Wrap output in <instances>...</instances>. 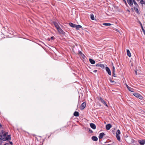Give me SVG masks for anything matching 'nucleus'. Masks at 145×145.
Instances as JSON below:
<instances>
[{"label": "nucleus", "mask_w": 145, "mask_h": 145, "mask_svg": "<svg viewBox=\"0 0 145 145\" xmlns=\"http://www.w3.org/2000/svg\"><path fill=\"white\" fill-rule=\"evenodd\" d=\"M8 133H6L3 131H2L0 133V145H1L3 141H5L11 138L10 135H7Z\"/></svg>", "instance_id": "nucleus-1"}, {"label": "nucleus", "mask_w": 145, "mask_h": 145, "mask_svg": "<svg viewBox=\"0 0 145 145\" xmlns=\"http://www.w3.org/2000/svg\"><path fill=\"white\" fill-rule=\"evenodd\" d=\"M133 95L136 97L141 99L142 98V96L140 94L138 93H135L133 94Z\"/></svg>", "instance_id": "nucleus-2"}, {"label": "nucleus", "mask_w": 145, "mask_h": 145, "mask_svg": "<svg viewBox=\"0 0 145 145\" xmlns=\"http://www.w3.org/2000/svg\"><path fill=\"white\" fill-rule=\"evenodd\" d=\"M86 104L85 102L83 103L80 106V109L81 110L84 109L85 107H86Z\"/></svg>", "instance_id": "nucleus-3"}, {"label": "nucleus", "mask_w": 145, "mask_h": 145, "mask_svg": "<svg viewBox=\"0 0 145 145\" xmlns=\"http://www.w3.org/2000/svg\"><path fill=\"white\" fill-rule=\"evenodd\" d=\"M57 29L58 32L60 34H63L64 33V32L61 29V28L60 27L59 28Z\"/></svg>", "instance_id": "nucleus-4"}, {"label": "nucleus", "mask_w": 145, "mask_h": 145, "mask_svg": "<svg viewBox=\"0 0 145 145\" xmlns=\"http://www.w3.org/2000/svg\"><path fill=\"white\" fill-rule=\"evenodd\" d=\"M127 1L129 5L131 6L133 5V0H127Z\"/></svg>", "instance_id": "nucleus-5"}, {"label": "nucleus", "mask_w": 145, "mask_h": 145, "mask_svg": "<svg viewBox=\"0 0 145 145\" xmlns=\"http://www.w3.org/2000/svg\"><path fill=\"white\" fill-rule=\"evenodd\" d=\"M106 72H108V74L109 75H110L111 74V72L109 68L108 67H106Z\"/></svg>", "instance_id": "nucleus-6"}, {"label": "nucleus", "mask_w": 145, "mask_h": 145, "mask_svg": "<svg viewBox=\"0 0 145 145\" xmlns=\"http://www.w3.org/2000/svg\"><path fill=\"white\" fill-rule=\"evenodd\" d=\"M138 142L141 145H144L145 143V140H139L138 141Z\"/></svg>", "instance_id": "nucleus-7"}, {"label": "nucleus", "mask_w": 145, "mask_h": 145, "mask_svg": "<svg viewBox=\"0 0 145 145\" xmlns=\"http://www.w3.org/2000/svg\"><path fill=\"white\" fill-rule=\"evenodd\" d=\"M100 101L105 106H106L107 107H108V105L106 104V103L102 98H100Z\"/></svg>", "instance_id": "nucleus-8"}, {"label": "nucleus", "mask_w": 145, "mask_h": 145, "mask_svg": "<svg viewBox=\"0 0 145 145\" xmlns=\"http://www.w3.org/2000/svg\"><path fill=\"white\" fill-rule=\"evenodd\" d=\"M90 125L91 127L93 129H96V126L93 123H90Z\"/></svg>", "instance_id": "nucleus-9"}, {"label": "nucleus", "mask_w": 145, "mask_h": 145, "mask_svg": "<svg viewBox=\"0 0 145 145\" xmlns=\"http://www.w3.org/2000/svg\"><path fill=\"white\" fill-rule=\"evenodd\" d=\"M105 134L104 133H100L99 135V139H101V138H102L105 135Z\"/></svg>", "instance_id": "nucleus-10"}, {"label": "nucleus", "mask_w": 145, "mask_h": 145, "mask_svg": "<svg viewBox=\"0 0 145 145\" xmlns=\"http://www.w3.org/2000/svg\"><path fill=\"white\" fill-rule=\"evenodd\" d=\"M112 126L110 124H108L106 125V130H109L112 127Z\"/></svg>", "instance_id": "nucleus-11"}, {"label": "nucleus", "mask_w": 145, "mask_h": 145, "mask_svg": "<svg viewBox=\"0 0 145 145\" xmlns=\"http://www.w3.org/2000/svg\"><path fill=\"white\" fill-rule=\"evenodd\" d=\"M96 67H100L102 68H103L104 67V65H103V64H102L98 63V64H97L96 65Z\"/></svg>", "instance_id": "nucleus-12"}, {"label": "nucleus", "mask_w": 145, "mask_h": 145, "mask_svg": "<svg viewBox=\"0 0 145 145\" xmlns=\"http://www.w3.org/2000/svg\"><path fill=\"white\" fill-rule=\"evenodd\" d=\"M126 86L127 88V89H128V90L129 91H131V92H134L133 91V89L132 88H131L130 87H129L128 86L127 84H126Z\"/></svg>", "instance_id": "nucleus-13"}, {"label": "nucleus", "mask_w": 145, "mask_h": 145, "mask_svg": "<svg viewBox=\"0 0 145 145\" xmlns=\"http://www.w3.org/2000/svg\"><path fill=\"white\" fill-rule=\"evenodd\" d=\"M54 24L57 29L60 27L57 22H54Z\"/></svg>", "instance_id": "nucleus-14"}, {"label": "nucleus", "mask_w": 145, "mask_h": 145, "mask_svg": "<svg viewBox=\"0 0 145 145\" xmlns=\"http://www.w3.org/2000/svg\"><path fill=\"white\" fill-rule=\"evenodd\" d=\"M91 139L93 141H97L98 140V138L96 136H93L92 137Z\"/></svg>", "instance_id": "nucleus-15"}, {"label": "nucleus", "mask_w": 145, "mask_h": 145, "mask_svg": "<svg viewBox=\"0 0 145 145\" xmlns=\"http://www.w3.org/2000/svg\"><path fill=\"white\" fill-rule=\"evenodd\" d=\"M127 55L129 57L131 56V53L129 50H127Z\"/></svg>", "instance_id": "nucleus-16"}, {"label": "nucleus", "mask_w": 145, "mask_h": 145, "mask_svg": "<svg viewBox=\"0 0 145 145\" xmlns=\"http://www.w3.org/2000/svg\"><path fill=\"white\" fill-rule=\"evenodd\" d=\"M89 61L90 63L91 64H94L95 63V61L94 60H93V59H89Z\"/></svg>", "instance_id": "nucleus-17"}, {"label": "nucleus", "mask_w": 145, "mask_h": 145, "mask_svg": "<svg viewBox=\"0 0 145 145\" xmlns=\"http://www.w3.org/2000/svg\"><path fill=\"white\" fill-rule=\"evenodd\" d=\"M69 25L72 27H75L76 25L72 23H69Z\"/></svg>", "instance_id": "nucleus-18"}, {"label": "nucleus", "mask_w": 145, "mask_h": 145, "mask_svg": "<svg viewBox=\"0 0 145 145\" xmlns=\"http://www.w3.org/2000/svg\"><path fill=\"white\" fill-rule=\"evenodd\" d=\"M74 116L77 117L79 116V113L76 111L74 113Z\"/></svg>", "instance_id": "nucleus-19"}, {"label": "nucleus", "mask_w": 145, "mask_h": 145, "mask_svg": "<svg viewBox=\"0 0 145 145\" xmlns=\"http://www.w3.org/2000/svg\"><path fill=\"white\" fill-rule=\"evenodd\" d=\"M103 25L105 26H110L111 25V24L110 23H103Z\"/></svg>", "instance_id": "nucleus-20"}, {"label": "nucleus", "mask_w": 145, "mask_h": 145, "mask_svg": "<svg viewBox=\"0 0 145 145\" xmlns=\"http://www.w3.org/2000/svg\"><path fill=\"white\" fill-rule=\"evenodd\" d=\"M82 27V26L80 25H76L75 28H76L77 29H78L79 28H81Z\"/></svg>", "instance_id": "nucleus-21"}, {"label": "nucleus", "mask_w": 145, "mask_h": 145, "mask_svg": "<svg viewBox=\"0 0 145 145\" xmlns=\"http://www.w3.org/2000/svg\"><path fill=\"white\" fill-rule=\"evenodd\" d=\"M116 137L117 140L119 141H120V138L119 135H116Z\"/></svg>", "instance_id": "nucleus-22"}, {"label": "nucleus", "mask_w": 145, "mask_h": 145, "mask_svg": "<svg viewBox=\"0 0 145 145\" xmlns=\"http://www.w3.org/2000/svg\"><path fill=\"white\" fill-rule=\"evenodd\" d=\"M134 10L137 12V13L138 14H139V12L138 9V8H137L135 7L134 8Z\"/></svg>", "instance_id": "nucleus-23"}, {"label": "nucleus", "mask_w": 145, "mask_h": 145, "mask_svg": "<svg viewBox=\"0 0 145 145\" xmlns=\"http://www.w3.org/2000/svg\"><path fill=\"white\" fill-rule=\"evenodd\" d=\"M120 134V132L119 129H118L117 132H116V135H119Z\"/></svg>", "instance_id": "nucleus-24"}, {"label": "nucleus", "mask_w": 145, "mask_h": 145, "mask_svg": "<svg viewBox=\"0 0 145 145\" xmlns=\"http://www.w3.org/2000/svg\"><path fill=\"white\" fill-rule=\"evenodd\" d=\"M133 2L134 4L137 7L138 6V5L137 4V2H136V1L135 0H133Z\"/></svg>", "instance_id": "nucleus-25"}, {"label": "nucleus", "mask_w": 145, "mask_h": 145, "mask_svg": "<svg viewBox=\"0 0 145 145\" xmlns=\"http://www.w3.org/2000/svg\"><path fill=\"white\" fill-rule=\"evenodd\" d=\"M91 18L92 20H94V17L93 14H91Z\"/></svg>", "instance_id": "nucleus-26"}, {"label": "nucleus", "mask_w": 145, "mask_h": 145, "mask_svg": "<svg viewBox=\"0 0 145 145\" xmlns=\"http://www.w3.org/2000/svg\"><path fill=\"white\" fill-rule=\"evenodd\" d=\"M140 3L142 5L145 4V2L143 0H140Z\"/></svg>", "instance_id": "nucleus-27"}, {"label": "nucleus", "mask_w": 145, "mask_h": 145, "mask_svg": "<svg viewBox=\"0 0 145 145\" xmlns=\"http://www.w3.org/2000/svg\"><path fill=\"white\" fill-rule=\"evenodd\" d=\"M112 72H115V69L114 67V66L113 67H112Z\"/></svg>", "instance_id": "nucleus-28"}, {"label": "nucleus", "mask_w": 145, "mask_h": 145, "mask_svg": "<svg viewBox=\"0 0 145 145\" xmlns=\"http://www.w3.org/2000/svg\"><path fill=\"white\" fill-rule=\"evenodd\" d=\"M113 76L114 77H116V76L115 74V72H113Z\"/></svg>", "instance_id": "nucleus-29"}, {"label": "nucleus", "mask_w": 145, "mask_h": 145, "mask_svg": "<svg viewBox=\"0 0 145 145\" xmlns=\"http://www.w3.org/2000/svg\"><path fill=\"white\" fill-rule=\"evenodd\" d=\"M135 73L136 74V75H137V71L136 70H135Z\"/></svg>", "instance_id": "nucleus-30"}, {"label": "nucleus", "mask_w": 145, "mask_h": 145, "mask_svg": "<svg viewBox=\"0 0 145 145\" xmlns=\"http://www.w3.org/2000/svg\"><path fill=\"white\" fill-rule=\"evenodd\" d=\"M4 145H10L8 143H6Z\"/></svg>", "instance_id": "nucleus-31"}, {"label": "nucleus", "mask_w": 145, "mask_h": 145, "mask_svg": "<svg viewBox=\"0 0 145 145\" xmlns=\"http://www.w3.org/2000/svg\"><path fill=\"white\" fill-rule=\"evenodd\" d=\"M97 70H95L93 71V72H97Z\"/></svg>", "instance_id": "nucleus-32"}, {"label": "nucleus", "mask_w": 145, "mask_h": 145, "mask_svg": "<svg viewBox=\"0 0 145 145\" xmlns=\"http://www.w3.org/2000/svg\"><path fill=\"white\" fill-rule=\"evenodd\" d=\"M89 131L90 132H91V133L93 132V131L92 130H91V129H89Z\"/></svg>", "instance_id": "nucleus-33"}, {"label": "nucleus", "mask_w": 145, "mask_h": 145, "mask_svg": "<svg viewBox=\"0 0 145 145\" xmlns=\"http://www.w3.org/2000/svg\"><path fill=\"white\" fill-rule=\"evenodd\" d=\"M110 81L112 83H115V82L112 81V80H110Z\"/></svg>", "instance_id": "nucleus-34"}, {"label": "nucleus", "mask_w": 145, "mask_h": 145, "mask_svg": "<svg viewBox=\"0 0 145 145\" xmlns=\"http://www.w3.org/2000/svg\"><path fill=\"white\" fill-rule=\"evenodd\" d=\"M123 0L124 1V2L125 3V4H127V3L126 2V1L125 0Z\"/></svg>", "instance_id": "nucleus-35"}, {"label": "nucleus", "mask_w": 145, "mask_h": 145, "mask_svg": "<svg viewBox=\"0 0 145 145\" xmlns=\"http://www.w3.org/2000/svg\"><path fill=\"white\" fill-rule=\"evenodd\" d=\"M10 142V143L11 144V145H12V144H13V143L12 142Z\"/></svg>", "instance_id": "nucleus-36"}, {"label": "nucleus", "mask_w": 145, "mask_h": 145, "mask_svg": "<svg viewBox=\"0 0 145 145\" xmlns=\"http://www.w3.org/2000/svg\"><path fill=\"white\" fill-rule=\"evenodd\" d=\"M54 38V37H51L50 39H52V40H53V39Z\"/></svg>", "instance_id": "nucleus-37"}, {"label": "nucleus", "mask_w": 145, "mask_h": 145, "mask_svg": "<svg viewBox=\"0 0 145 145\" xmlns=\"http://www.w3.org/2000/svg\"><path fill=\"white\" fill-rule=\"evenodd\" d=\"M116 31H118V30L117 29H116Z\"/></svg>", "instance_id": "nucleus-38"}, {"label": "nucleus", "mask_w": 145, "mask_h": 145, "mask_svg": "<svg viewBox=\"0 0 145 145\" xmlns=\"http://www.w3.org/2000/svg\"><path fill=\"white\" fill-rule=\"evenodd\" d=\"M79 53H80V54H82V52H81V51H79Z\"/></svg>", "instance_id": "nucleus-39"}, {"label": "nucleus", "mask_w": 145, "mask_h": 145, "mask_svg": "<svg viewBox=\"0 0 145 145\" xmlns=\"http://www.w3.org/2000/svg\"><path fill=\"white\" fill-rule=\"evenodd\" d=\"M137 0V1H139V0Z\"/></svg>", "instance_id": "nucleus-40"}]
</instances>
